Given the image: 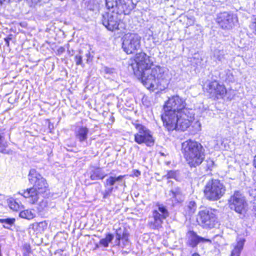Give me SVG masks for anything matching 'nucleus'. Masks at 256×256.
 I'll use <instances>...</instances> for the list:
<instances>
[{
	"mask_svg": "<svg viewBox=\"0 0 256 256\" xmlns=\"http://www.w3.org/2000/svg\"><path fill=\"white\" fill-rule=\"evenodd\" d=\"M64 51H65V48L62 46H60L57 50L58 54H61L62 53H64Z\"/></svg>",
	"mask_w": 256,
	"mask_h": 256,
	"instance_id": "a19ab883",
	"label": "nucleus"
},
{
	"mask_svg": "<svg viewBox=\"0 0 256 256\" xmlns=\"http://www.w3.org/2000/svg\"><path fill=\"white\" fill-rule=\"evenodd\" d=\"M137 174H140V172H138V171Z\"/></svg>",
	"mask_w": 256,
	"mask_h": 256,
	"instance_id": "3c124183",
	"label": "nucleus"
},
{
	"mask_svg": "<svg viewBox=\"0 0 256 256\" xmlns=\"http://www.w3.org/2000/svg\"><path fill=\"white\" fill-rule=\"evenodd\" d=\"M216 210L210 208H202L198 213L196 220L202 228H212L218 223Z\"/></svg>",
	"mask_w": 256,
	"mask_h": 256,
	"instance_id": "0eeeda50",
	"label": "nucleus"
},
{
	"mask_svg": "<svg viewBox=\"0 0 256 256\" xmlns=\"http://www.w3.org/2000/svg\"><path fill=\"white\" fill-rule=\"evenodd\" d=\"M90 178L91 180H103L106 174L100 168H94L90 172Z\"/></svg>",
	"mask_w": 256,
	"mask_h": 256,
	"instance_id": "b1692460",
	"label": "nucleus"
},
{
	"mask_svg": "<svg viewBox=\"0 0 256 256\" xmlns=\"http://www.w3.org/2000/svg\"><path fill=\"white\" fill-rule=\"evenodd\" d=\"M137 174H140V172H138V171Z\"/></svg>",
	"mask_w": 256,
	"mask_h": 256,
	"instance_id": "8fccbe9b",
	"label": "nucleus"
},
{
	"mask_svg": "<svg viewBox=\"0 0 256 256\" xmlns=\"http://www.w3.org/2000/svg\"><path fill=\"white\" fill-rule=\"evenodd\" d=\"M128 237L129 234L125 228H120L116 230L115 242L117 245L122 248L128 246Z\"/></svg>",
	"mask_w": 256,
	"mask_h": 256,
	"instance_id": "a211bd4d",
	"label": "nucleus"
},
{
	"mask_svg": "<svg viewBox=\"0 0 256 256\" xmlns=\"http://www.w3.org/2000/svg\"><path fill=\"white\" fill-rule=\"evenodd\" d=\"M29 182L33 184L32 188L42 194L48 191L46 180L35 169H30L28 175Z\"/></svg>",
	"mask_w": 256,
	"mask_h": 256,
	"instance_id": "ddd939ff",
	"label": "nucleus"
},
{
	"mask_svg": "<svg viewBox=\"0 0 256 256\" xmlns=\"http://www.w3.org/2000/svg\"><path fill=\"white\" fill-rule=\"evenodd\" d=\"M251 210L252 214L256 217V202L253 203Z\"/></svg>",
	"mask_w": 256,
	"mask_h": 256,
	"instance_id": "58836bf2",
	"label": "nucleus"
},
{
	"mask_svg": "<svg viewBox=\"0 0 256 256\" xmlns=\"http://www.w3.org/2000/svg\"><path fill=\"white\" fill-rule=\"evenodd\" d=\"M206 90L210 97L214 99L222 98L226 92L224 86L216 80L209 82L206 84Z\"/></svg>",
	"mask_w": 256,
	"mask_h": 256,
	"instance_id": "2eb2a0df",
	"label": "nucleus"
},
{
	"mask_svg": "<svg viewBox=\"0 0 256 256\" xmlns=\"http://www.w3.org/2000/svg\"><path fill=\"white\" fill-rule=\"evenodd\" d=\"M24 247H25V249H26V251L28 253L30 252V247L29 245H26Z\"/></svg>",
	"mask_w": 256,
	"mask_h": 256,
	"instance_id": "79ce46f5",
	"label": "nucleus"
},
{
	"mask_svg": "<svg viewBox=\"0 0 256 256\" xmlns=\"http://www.w3.org/2000/svg\"><path fill=\"white\" fill-rule=\"evenodd\" d=\"M12 38V35H10L8 37L4 38V41L6 42V44L8 46L10 44V40Z\"/></svg>",
	"mask_w": 256,
	"mask_h": 256,
	"instance_id": "ea45409f",
	"label": "nucleus"
},
{
	"mask_svg": "<svg viewBox=\"0 0 256 256\" xmlns=\"http://www.w3.org/2000/svg\"><path fill=\"white\" fill-rule=\"evenodd\" d=\"M31 1L32 2H33L34 4H36L38 2H40L41 0H31Z\"/></svg>",
	"mask_w": 256,
	"mask_h": 256,
	"instance_id": "a18cd8bd",
	"label": "nucleus"
},
{
	"mask_svg": "<svg viewBox=\"0 0 256 256\" xmlns=\"http://www.w3.org/2000/svg\"><path fill=\"white\" fill-rule=\"evenodd\" d=\"M8 206L10 209L17 211L20 208L19 204L14 199H10L8 200Z\"/></svg>",
	"mask_w": 256,
	"mask_h": 256,
	"instance_id": "473e14b6",
	"label": "nucleus"
},
{
	"mask_svg": "<svg viewBox=\"0 0 256 256\" xmlns=\"http://www.w3.org/2000/svg\"><path fill=\"white\" fill-rule=\"evenodd\" d=\"M206 162L207 169L211 170L212 168L214 166V162L210 158H208L206 160Z\"/></svg>",
	"mask_w": 256,
	"mask_h": 256,
	"instance_id": "e433bc0d",
	"label": "nucleus"
},
{
	"mask_svg": "<svg viewBox=\"0 0 256 256\" xmlns=\"http://www.w3.org/2000/svg\"><path fill=\"white\" fill-rule=\"evenodd\" d=\"M230 208L244 216L248 208V202L244 194L240 191H234L228 200Z\"/></svg>",
	"mask_w": 256,
	"mask_h": 256,
	"instance_id": "1a4fd4ad",
	"label": "nucleus"
},
{
	"mask_svg": "<svg viewBox=\"0 0 256 256\" xmlns=\"http://www.w3.org/2000/svg\"><path fill=\"white\" fill-rule=\"evenodd\" d=\"M220 76L221 78L226 82H232L234 81V76L230 70H225L224 74L220 73Z\"/></svg>",
	"mask_w": 256,
	"mask_h": 256,
	"instance_id": "cd10ccee",
	"label": "nucleus"
},
{
	"mask_svg": "<svg viewBox=\"0 0 256 256\" xmlns=\"http://www.w3.org/2000/svg\"><path fill=\"white\" fill-rule=\"evenodd\" d=\"M182 152L190 168L200 166L205 158V150L198 142L188 140L182 144Z\"/></svg>",
	"mask_w": 256,
	"mask_h": 256,
	"instance_id": "20e7f679",
	"label": "nucleus"
},
{
	"mask_svg": "<svg viewBox=\"0 0 256 256\" xmlns=\"http://www.w3.org/2000/svg\"><path fill=\"white\" fill-rule=\"evenodd\" d=\"M137 132L134 134V141L138 144H144L147 146H152L155 140L152 132L144 126L136 124H134Z\"/></svg>",
	"mask_w": 256,
	"mask_h": 256,
	"instance_id": "f8f14e48",
	"label": "nucleus"
},
{
	"mask_svg": "<svg viewBox=\"0 0 256 256\" xmlns=\"http://www.w3.org/2000/svg\"><path fill=\"white\" fill-rule=\"evenodd\" d=\"M18 194L22 196L28 200V202L32 204L37 202L40 199L41 194L38 192L32 187L27 188L26 190H22Z\"/></svg>",
	"mask_w": 256,
	"mask_h": 256,
	"instance_id": "aec40b11",
	"label": "nucleus"
},
{
	"mask_svg": "<svg viewBox=\"0 0 256 256\" xmlns=\"http://www.w3.org/2000/svg\"><path fill=\"white\" fill-rule=\"evenodd\" d=\"M185 100L178 96H174L166 101L164 108L176 112L179 114L181 128L182 129H186L190 124V122L194 116L192 110L186 108Z\"/></svg>",
	"mask_w": 256,
	"mask_h": 256,
	"instance_id": "39448f33",
	"label": "nucleus"
},
{
	"mask_svg": "<svg viewBox=\"0 0 256 256\" xmlns=\"http://www.w3.org/2000/svg\"><path fill=\"white\" fill-rule=\"evenodd\" d=\"M48 206V200L46 198H42L38 204V209L40 212L43 210Z\"/></svg>",
	"mask_w": 256,
	"mask_h": 256,
	"instance_id": "72a5a7b5",
	"label": "nucleus"
},
{
	"mask_svg": "<svg viewBox=\"0 0 256 256\" xmlns=\"http://www.w3.org/2000/svg\"><path fill=\"white\" fill-rule=\"evenodd\" d=\"M90 53H89V52H88V53H87V54H86V56H87V57H88V56H90Z\"/></svg>",
	"mask_w": 256,
	"mask_h": 256,
	"instance_id": "09e8293b",
	"label": "nucleus"
},
{
	"mask_svg": "<svg viewBox=\"0 0 256 256\" xmlns=\"http://www.w3.org/2000/svg\"><path fill=\"white\" fill-rule=\"evenodd\" d=\"M237 21L236 16L230 12H220L216 17V22L220 28L224 30L232 28Z\"/></svg>",
	"mask_w": 256,
	"mask_h": 256,
	"instance_id": "4468645a",
	"label": "nucleus"
},
{
	"mask_svg": "<svg viewBox=\"0 0 256 256\" xmlns=\"http://www.w3.org/2000/svg\"><path fill=\"white\" fill-rule=\"evenodd\" d=\"M250 28L253 33L256 34V16H253L252 18V22L250 25Z\"/></svg>",
	"mask_w": 256,
	"mask_h": 256,
	"instance_id": "c9c22d12",
	"label": "nucleus"
},
{
	"mask_svg": "<svg viewBox=\"0 0 256 256\" xmlns=\"http://www.w3.org/2000/svg\"><path fill=\"white\" fill-rule=\"evenodd\" d=\"M142 82L148 89L165 88L168 84L166 78L165 69L160 66L147 68L140 72Z\"/></svg>",
	"mask_w": 256,
	"mask_h": 256,
	"instance_id": "f03ea898",
	"label": "nucleus"
},
{
	"mask_svg": "<svg viewBox=\"0 0 256 256\" xmlns=\"http://www.w3.org/2000/svg\"><path fill=\"white\" fill-rule=\"evenodd\" d=\"M89 129L84 126H77L74 131V136L76 140L80 142L83 143L86 141L88 138Z\"/></svg>",
	"mask_w": 256,
	"mask_h": 256,
	"instance_id": "4be33fe9",
	"label": "nucleus"
},
{
	"mask_svg": "<svg viewBox=\"0 0 256 256\" xmlns=\"http://www.w3.org/2000/svg\"><path fill=\"white\" fill-rule=\"evenodd\" d=\"M182 152L190 168L200 166L205 158V150L198 142L188 140L182 144Z\"/></svg>",
	"mask_w": 256,
	"mask_h": 256,
	"instance_id": "7ed1b4c3",
	"label": "nucleus"
},
{
	"mask_svg": "<svg viewBox=\"0 0 256 256\" xmlns=\"http://www.w3.org/2000/svg\"><path fill=\"white\" fill-rule=\"evenodd\" d=\"M197 208L196 204L194 200L188 202L184 206L186 214L190 216L194 213Z\"/></svg>",
	"mask_w": 256,
	"mask_h": 256,
	"instance_id": "a878e982",
	"label": "nucleus"
},
{
	"mask_svg": "<svg viewBox=\"0 0 256 256\" xmlns=\"http://www.w3.org/2000/svg\"><path fill=\"white\" fill-rule=\"evenodd\" d=\"M135 61L139 72L153 66L152 62L146 54L141 52L136 54Z\"/></svg>",
	"mask_w": 256,
	"mask_h": 256,
	"instance_id": "f3484780",
	"label": "nucleus"
},
{
	"mask_svg": "<svg viewBox=\"0 0 256 256\" xmlns=\"http://www.w3.org/2000/svg\"><path fill=\"white\" fill-rule=\"evenodd\" d=\"M106 6L111 12L102 15V24L110 31L124 29V24L120 20L119 15L122 14H126L131 10L126 0H106Z\"/></svg>",
	"mask_w": 256,
	"mask_h": 256,
	"instance_id": "f257e3e1",
	"label": "nucleus"
},
{
	"mask_svg": "<svg viewBox=\"0 0 256 256\" xmlns=\"http://www.w3.org/2000/svg\"><path fill=\"white\" fill-rule=\"evenodd\" d=\"M226 187L218 179L212 178L206 184L204 194L206 198L210 201H216L220 199L226 194Z\"/></svg>",
	"mask_w": 256,
	"mask_h": 256,
	"instance_id": "423d86ee",
	"label": "nucleus"
},
{
	"mask_svg": "<svg viewBox=\"0 0 256 256\" xmlns=\"http://www.w3.org/2000/svg\"><path fill=\"white\" fill-rule=\"evenodd\" d=\"M186 244L192 248L196 247L200 242H210L209 239L205 238L198 236L193 230H189L186 234Z\"/></svg>",
	"mask_w": 256,
	"mask_h": 256,
	"instance_id": "6ab92c4d",
	"label": "nucleus"
},
{
	"mask_svg": "<svg viewBox=\"0 0 256 256\" xmlns=\"http://www.w3.org/2000/svg\"><path fill=\"white\" fill-rule=\"evenodd\" d=\"M192 256H200V255L198 253H194Z\"/></svg>",
	"mask_w": 256,
	"mask_h": 256,
	"instance_id": "de8ad7c7",
	"label": "nucleus"
},
{
	"mask_svg": "<svg viewBox=\"0 0 256 256\" xmlns=\"http://www.w3.org/2000/svg\"><path fill=\"white\" fill-rule=\"evenodd\" d=\"M164 178H165L166 179L174 178L178 180L180 178L179 172L178 171L170 170L164 176Z\"/></svg>",
	"mask_w": 256,
	"mask_h": 256,
	"instance_id": "2f4dec72",
	"label": "nucleus"
},
{
	"mask_svg": "<svg viewBox=\"0 0 256 256\" xmlns=\"http://www.w3.org/2000/svg\"><path fill=\"white\" fill-rule=\"evenodd\" d=\"M114 236L112 234H108L104 238H102L100 241V244L104 247H108V244L114 239Z\"/></svg>",
	"mask_w": 256,
	"mask_h": 256,
	"instance_id": "7c9ffc66",
	"label": "nucleus"
},
{
	"mask_svg": "<svg viewBox=\"0 0 256 256\" xmlns=\"http://www.w3.org/2000/svg\"><path fill=\"white\" fill-rule=\"evenodd\" d=\"M169 216L166 208L163 204H158L157 208L153 210L150 216L148 226L152 229H158L162 227L164 220Z\"/></svg>",
	"mask_w": 256,
	"mask_h": 256,
	"instance_id": "9b49d317",
	"label": "nucleus"
},
{
	"mask_svg": "<svg viewBox=\"0 0 256 256\" xmlns=\"http://www.w3.org/2000/svg\"><path fill=\"white\" fill-rule=\"evenodd\" d=\"M168 196L174 204L180 203L184 199L182 191L178 186L172 187L169 191Z\"/></svg>",
	"mask_w": 256,
	"mask_h": 256,
	"instance_id": "412c9836",
	"label": "nucleus"
},
{
	"mask_svg": "<svg viewBox=\"0 0 256 256\" xmlns=\"http://www.w3.org/2000/svg\"><path fill=\"white\" fill-rule=\"evenodd\" d=\"M123 178L122 176L117 177L110 176L106 180L104 184L106 189L102 192L103 199L109 198L114 190L118 189V186L116 184L122 182Z\"/></svg>",
	"mask_w": 256,
	"mask_h": 256,
	"instance_id": "dca6fc26",
	"label": "nucleus"
},
{
	"mask_svg": "<svg viewBox=\"0 0 256 256\" xmlns=\"http://www.w3.org/2000/svg\"><path fill=\"white\" fill-rule=\"evenodd\" d=\"M14 222L15 218H14L0 219V222L4 224L3 227L7 229H10V226H12L14 224Z\"/></svg>",
	"mask_w": 256,
	"mask_h": 256,
	"instance_id": "c756f323",
	"label": "nucleus"
},
{
	"mask_svg": "<svg viewBox=\"0 0 256 256\" xmlns=\"http://www.w3.org/2000/svg\"><path fill=\"white\" fill-rule=\"evenodd\" d=\"M236 240V244L233 246V248L231 251L230 256H240L243 249L244 245L246 242L244 238L238 236Z\"/></svg>",
	"mask_w": 256,
	"mask_h": 256,
	"instance_id": "5701e85b",
	"label": "nucleus"
},
{
	"mask_svg": "<svg viewBox=\"0 0 256 256\" xmlns=\"http://www.w3.org/2000/svg\"><path fill=\"white\" fill-rule=\"evenodd\" d=\"M164 112L162 114L161 118L164 126L168 131H172L174 130L184 131L186 129H182L181 127L179 114L164 108Z\"/></svg>",
	"mask_w": 256,
	"mask_h": 256,
	"instance_id": "6e6552de",
	"label": "nucleus"
},
{
	"mask_svg": "<svg viewBox=\"0 0 256 256\" xmlns=\"http://www.w3.org/2000/svg\"><path fill=\"white\" fill-rule=\"evenodd\" d=\"M103 70L105 74H112L114 72V69L113 68H110L105 66L103 68Z\"/></svg>",
	"mask_w": 256,
	"mask_h": 256,
	"instance_id": "4c0bfd02",
	"label": "nucleus"
},
{
	"mask_svg": "<svg viewBox=\"0 0 256 256\" xmlns=\"http://www.w3.org/2000/svg\"><path fill=\"white\" fill-rule=\"evenodd\" d=\"M19 216L22 218L30 220L35 216V214L32 210H26L20 212Z\"/></svg>",
	"mask_w": 256,
	"mask_h": 256,
	"instance_id": "c85d7f7f",
	"label": "nucleus"
},
{
	"mask_svg": "<svg viewBox=\"0 0 256 256\" xmlns=\"http://www.w3.org/2000/svg\"><path fill=\"white\" fill-rule=\"evenodd\" d=\"M82 56L81 54V51L79 52V54L76 55L74 57V60L76 62V64L77 66L80 65L82 67L84 66V64L82 62Z\"/></svg>",
	"mask_w": 256,
	"mask_h": 256,
	"instance_id": "f704fd0d",
	"label": "nucleus"
},
{
	"mask_svg": "<svg viewBox=\"0 0 256 256\" xmlns=\"http://www.w3.org/2000/svg\"><path fill=\"white\" fill-rule=\"evenodd\" d=\"M86 2H87V0H86Z\"/></svg>",
	"mask_w": 256,
	"mask_h": 256,
	"instance_id": "603ef678",
	"label": "nucleus"
},
{
	"mask_svg": "<svg viewBox=\"0 0 256 256\" xmlns=\"http://www.w3.org/2000/svg\"><path fill=\"white\" fill-rule=\"evenodd\" d=\"M254 166H255V167L256 168V156H255L254 160ZM254 180H256V174H255L254 176Z\"/></svg>",
	"mask_w": 256,
	"mask_h": 256,
	"instance_id": "37998d69",
	"label": "nucleus"
},
{
	"mask_svg": "<svg viewBox=\"0 0 256 256\" xmlns=\"http://www.w3.org/2000/svg\"><path fill=\"white\" fill-rule=\"evenodd\" d=\"M10 0H0V6L4 2H9Z\"/></svg>",
	"mask_w": 256,
	"mask_h": 256,
	"instance_id": "c03bdc74",
	"label": "nucleus"
},
{
	"mask_svg": "<svg viewBox=\"0 0 256 256\" xmlns=\"http://www.w3.org/2000/svg\"><path fill=\"white\" fill-rule=\"evenodd\" d=\"M8 146V142L5 140L4 135L0 134V152L5 154H10L12 150H6Z\"/></svg>",
	"mask_w": 256,
	"mask_h": 256,
	"instance_id": "bb28decb",
	"label": "nucleus"
},
{
	"mask_svg": "<svg viewBox=\"0 0 256 256\" xmlns=\"http://www.w3.org/2000/svg\"><path fill=\"white\" fill-rule=\"evenodd\" d=\"M122 48L127 54H134L140 48L141 37L136 33H128L123 38Z\"/></svg>",
	"mask_w": 256,
	"mask_h": 256,
	"instance_id": "9d476101",
	"label": "nucleus"
},
{
	"mask_svg": "<svg viewBox=\"0 0 256 256\" xmlns=\"http://www.w3.org/2000/svg\"><path fill=\"white\" fill-rule=\"evenodd\" d=\"M226 51L220 48L215 49L214 51V58L221 62H224L226 60Z\"/></svg>",
	"mask_w": 256,
	"mask_h": 256,
	"instance_id": "393cba45",
	"label": "nucleus"
},
{
	"mask_svg": "<svg viewBox=\"0 0 256 256\" xmlns=\"http://www.w3.org/2000/svg\"><path fill=\"white\" fill-rule=\"evenodd\" d=\"M87 8L89 10H92L93 9V7L91 6V5H89L88 4L87 6Z\"/></svg>",
	"mask_w": 256,
	"mask_h": 256,
	"instance_id": "49530a36",
	"label": "nucleus"
}]
</instances>
